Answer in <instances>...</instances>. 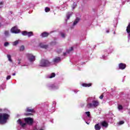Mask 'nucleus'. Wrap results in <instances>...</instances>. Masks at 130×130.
Wrapping results in <instances>:
<instances>
[{
	"mask_svg": "<svg viewBox=\"0 0 130 130\" xmlns=\"http://www.w3.org/2000/svg\"><path fill=\"white\" fill-rule=\"evenodd\" d=\"M99 105V102L98 101H93L92 103L87 104V107L88 108H92V107H97Z\"/></svg>",
	"mask_w": 130,
	"mask_h": 130,
	"instance_id": "3",
	"label": "nucleus"
},
{
	"mask_svg": "<svg viewBox=\"0 0 130 130\" xmlns=\"http://www.w3.org/2000/svg\"><path fill=\"white\" fill-rule=\"evenodd\" d=\"M2 26V25L1 24V23H0V27Z\"/></svg>",
	"mask_w": 130,
	"mask_h": 130,
	"instance_id": "41",
	"label": "nucleus"
},
{
	"mask_svg": "<svg viewBox=\"0 0 130 130\" xmlns=\"http://www.w3.org/2000/svg\"><path fill=\"white\" fill-rule=\"evenodd\" d=\"M55 77V74L54 73H52L50 76H48L49 79H52Z\"/></svg>",
	"mask_w": 130,
	"mask_h": 130,
	"instance_id": "24",
	"label": "nucleus"
},
{
	"mask_svg": "<svg viewBox=\"0 0 130 130\" xmlns=\"http://www.w3.org/2000/svg\"><path fill=\"white\" fill-rule=\"evenodd\" d=\"M126 67V65L124 63H121L119 64V69L120 70H124Z\"/></svg>",
	"mask_w": 130,
	"mask_h": 130,
	"instance_id": "8",
	"label": "nucleus"
},
{
	"mask_svg": "<svg viewBox=\"0 0 130 130\" xmlns=\"http://www.w3.org/2000/svg\"><path fill=\"white\" fill-rule=\"evenodd\" d=\"M19 40H16L12 43V45H13V46H16V45H18V44H19Z\"/></svg>",
	"mask_w": 130,
	"mask_h": 130,
	"instance_id": "19",
	"label": "nucleus"
},
{
	"mask_svg": "<svg viewBox=\"0 0 130 130\" xmlns=\"http://www.w3.org/2000/svg\"><path fill=\"white\" fill-rule=\"evenodd\" d=\"M25 50V46H21L20 47V51H23V50Z\"/></svg>",
	"mask_w": 130,
	"mask_h": 130,
	"instance_id": "26",
	"label": "nucleus"
},
{
	"mask_svg": "<svg viewBox=\"0 0 130 130\" xmlns=\"http://www.w3.org/2000/svg\"><path fill=\"white\" fill-rule=\"evenodd\" d=\"M18 63L20 64V62H19Z\"/></svg>",
	"mask_w": 130,
	"mask_h": 130,
	"instance_id": "42",
	"label": "nucleus"
},
{
	"mask_svg": "<svg viewBox=\"0 0 130 130\" xmlns=\"http://www.w3.org/2000/svg\"><path fill=\"white\" fill-rule=\"evenodd\" d=\"M61 35V37H62V38H64V37H66V34H64V33L61 32L60 34Z\"/></svg>",
	"mask_w": 130,
	"mask_h": 130,
	"instance_id": "30",
	"label": "nucleus"
},
{
	"mask_svg": "<svg viewBox=\"0 0 130 130\" xmlns=\"http://www.w3.org/2000/svg\"><path fill=\"white\" fill-rule=\"evenodd\" d=\"M6 79L7 80H10L11 79V76H8Z\"/></svg>",
	"mask_w": 130,
	"mask_h": 130,
	"instance_id": "35",
	"label": "nucleus"
},
{
	"mask_svg": "<svg viewBox=\"0 0 130 130\" xmlns=\"http://www.w3.org/2000/svg\"><path fill=\"white\" fill-rule=\"evenodd\" d=\"M123 123H124V121H119L117 123V125H121V124H123Z\"/></svg>",
	"mask_w": 130,
	"mask_h": 130,
	"instance_id": "25",
	"label": "nucleus"
},
{
	"mask_svg": "<svg viewBox=\"0 0 130 130\" xmlns=\"http://www.w3.org/2000/svg\"><path fill=\"white\" fill-rule=\"evenodd\" d=\"M49 34L46 32H44L41 34L42 37H47Z\"/></svg>",
	"mask_w": 130,
	"mask_h": 130,
	"instance_id": "17",
	"label": "nucleus"
},
{
	"mask_svg": "<svg viewBox=\"0 0 130 130\" xmlns=\"http://www.w3.org/2000/svg\"><path fill=\"white\" fill-rule=\"evenodd\" d=\"M106 32H107V33H109V31L107 30V31H106Z\"/></svg>",
	"mask_w": 130,
	"mask_h": 130,
	"instance_id": "39",
	"label": "nucleus"
},
{
	"mask_svg": "<svg viewBox=\"0 0 130 130\" xmlns=\"http://www.w3.org/2000/svg\"><path fill=\"white\" fill-rule=\"evenodd\" d=\"M3 5H4V3L1 2L0 3V8H2L3 7Z\"/></svg>",
	"mask_w": 130,
	"mask_h": 130,
	"instance_id": "34",
	"label": "nucleus"
},
{
	"mask_svg": "<svg viewBox=\"0 0 130 130\" xmlns=\"http://www.w3.org/2000/svg\"><path fill=\"white\" fill-rule=\"evenodd\" d=\"M25 122L29 124V125H32L33 124V119L32 118L27 117L24 119Z\"/></svg>",
	"mask_w": 130,
	"mask_h": 130,
	"instance_id": "4",
	"label": "nucleus"
},
{
	"mask_svg": "<svg viewBox=\"0 0 130 130\" xmlns=\"http://www.w3.org/2000/svg\"><path fill=\"white\" fill-rule=\"evenodd\" d=\"M45 11L46 13H48V12L50 11V9L48 7H46L45 8Z\"/></svg>",
	"mask_w": 130,
	"mask_h": 130,
	"instance_id": "27",
	"label": "nucleus"
},
{
	"mask_svg": "<svg viewBox=\"0 0 130 130\" xmlns=\"http://www.w3.org/2000/svg\"><path fill=\"white\" fill-rule=\"evenodd\" d=\"M11 57H12V56H11V55H10V54L7 55V58H8V60H9V61H10V62H13V60H12Z\"/></svg>",
	"mask_w": 130,
	"mask_h": 130,
	"instance_id": "21",
	"label": "nucleus"
},
{
	"mask_svg": "<svg viewBox=\"0 0 130 130\" xmlns=\"http://www.w3.org/2000/svg\"><path fill=\"white\" fill-rule=\"evenodd\" d=\"M23 121H24L23 119H19L17 121V122L18 124H20V125H21V126H22V127H24V126H25V125H26V123H24V122H23Z\"/></svg>",
	"mask_w": 130,
	"mask_h": 130,
	"instance_id": "7",
	"label": "nucleus"
},
{
	"mask_svg": "<svg viewBox=\"0 0 130 130\" xmlns=\"http://www.w3.org/2000/svg\"><path fill=\"white\" fill-rule=\"evenodd\" d=\"M9 45H10V44L8 42H6L4 43V46H5V47L9 46Z\"/></svg>",
	"mask_w": 130,
	"mask_h": 130,
	"instance_id": "29",
	"label": "nucleus"
},
{
	"mask_svg": "<svg viewBox=\"0 0 130 130\" xmlns=\"http://www.w3.org/2000/svg\"><path fill=\"white\" fill-rule=\"evenodd\" d=\"M72 15H73V12L68 13L67 14V19L69 20L70 19V17H71V16H72Z\"/></svg>",
	"mask_w": 130,
	"mask_h": 130,
	"instance_id": "22",
	"label": "nucleus"
},
{
	"mask_svg": "<svg viewBox=\"0 0 130 130\" xmlns=\"http://www.w3.org/2000/svg\"><path fill=\"white\" fill-rule=\"evenodd\" d=\"M60 60V58L59 57H56L53 59L54 62H59Z\"/></svg>",
	"mask_w": 130,
	"mask_h": 130,
	"instance_id": "14",
	"label": "nucleus"
},
{
	"mask_svg": "<svg viewBox=\"0 0 130 130\" xmlns=\"http://www.w3.org/2000/svg\"><path fill=\"white\" fill-rule=\"evenodd\" d=\"M28 33V32L26 31H24L22 32V35H23L24 36H27V34Z\"/></svg>",
	"mask_w": 130,
	"mask_h": 130,
	"instance_id": "28",
	"label": "nucleus"
},
{
	"mask_svg": "<svg viewBox=\"0 0 130 130\" xmlns=\"http://www.w3.org/2000/svg\"><path fill=\"white\" fill-rule=\"evenodd\" d=\"M129 113H130V112H129Z\"/></svg>",
	"mask_w": 130,
	"mask_h": 130,
	"instance_id": "43",
	"label": "nucleus"
},
{
	"mask_svg": "<svg viewBox=\"0 0 130 130\" xmlns=\"http://www.w3.org/2000/svg\"><path fill=\"white\" fill-rule=\"evenodd\" d=\"M86 123L87 124H89V123H88V122H86Z\"/></svg>",
	"mask_w": 130,
	"mask_h": 130,
	"instance_id": "40",
	"label": "nucleus"
},
{
	"mask_svg": "<svg viewBox=\"0 0 130 130\" xmlns=\"http://www.w3.org/2000/svg\"><path fill=\"white\" fill-rule=\"evenodd\" d=\"M33 35H34L33 32L29 31V32H27L26 36H28V37H31V36H33Z\"/></svg>",
	"mask_w": 130,
	"mask_h": 130,
	"instance_id": "23",
	"label": "nucleus"
},
{
	"mask_svg": "<svg viewBox=\"0 0 130 130\" xmlns=\"http://www.w3.org/2000/svg\"><path fill=\"white\" fill-rule=\"evenodd\" d=\"M48 88L49 89H57L58 87H56V86L54 84H51L48 85Z\"/></svg>",
	"mask_w": 130,
	"mask_h": 130,
	"instance_id": "12",
	"label": "nucleus"
},
{
	"mask_svg": "<svg viewBox=\"0 0 130 130\" xmlns=\"http://www.w3.org/2000/svg\"><path fill=\"white\" fill-rule=\"evenodd\" d=\"M39 46L40 47H42V48H47V47H48V46L45 45L44 43H40Z\"/></svg>",
	"mask_w": 130,
	"mask_h": 130,
	"instance_id": "9",
	"label": "nucleus"
},
{
	"mask_svg": "<svg viewBox=\"0 0 130 130\" xmlns=\"http://www.w3.org/2000/svg\"><path fill=\"white\" fill-rule=\"evenodd\" d=\"M126 32L127 33H128V38H130V24H128V25L127 26V28H126Z\"/></svg>",
	"mask_w": 130,
	"mask_h": 130,
	"instance_id": "11",
	"label": "nucleus"
},
{
	"mask_svg": "<svg viewBox=\"0 0 130 130\" xmlns=\"http://www.w3.org/2000/svg\"><path fill=\"white\" fill-rule=\"evenodd\" d=\"M50 62L46 59H43L40 62V67H48Z\"/></svg>",
	"mask_w": 130,
	"mask_h": 130,
	"instance_id": "2",
	"label": "nucleus"
},
{
	"mask_svg": "<svg viewBox=\"0 0 130 130\" xmlns=\"http://www.w3.org/2000/svg\"><path fill=\"white\" fill-rule=\"evenodd\" d=\"M85 114L88 117H90V112H86Z\"/></svg>",
	"mask_w": 130,
	"mask_h": 130,
	"instance_id": "33",
	"label": "nucleus"
},
{
	"mask_svg": "<svg viewBox=\"0 0 130 130\" xmlns=\"http://www.w3.org/2000/svg\"><path fill=\"white\" fill-rule=\"evenodd\" d=\"M76 7H77V4L76 3H74L72 6V9H75Z\"/></svg>",
	"mask_w": 130,
	"mask_h": 130,
	"instance_id": "31",
	"label": "nucleus"
},
{
	"mask_svg": "<svg viewBox=\"0 0 130 130\" xmlns=\"http://www.w3.org/2000/svg\"><path fill=\"white\" fill-rule=\"evenodd\" d=\"M0 123L1 124H5L8 122L9 118H10V115H9V110L7 109H2L0 108Z\"/></svg>",
	"mask_w": 130,
	"mask_h": 130,
	"instance_id": "1",
	"label": "nucleus"
},
{
	"mask_svg": "<svg viewBox=\"0 0 130 130\" xmlns=\"http://www.w3.org/2000/svg\"><path fill=\"white\" fill-rule=\"evenodd\" d=\"M27 58L29 61H34L35 60V56L33 55L32 54H29L27 55Z\"/></svg>",
	"mask_w": 130,
	"mask_h": 130,
	"instance_id": "6",
	"label": "nucleus"
},
{
	"mask_svg": "<svg viewBox=\"0 0 130 130\" xmlns=\"http://www.w3.org/2000/svg\"><path fill=\"white\" fill-rule=\"evenodd\" d=\"M26 111H27V112H35L34 109H30V108H27Z\"/></svg>",
	"mask_w": 130,
	"mask_h": 130,
	"instance_id": "18",
	"label": "nucleus"
},
{
	"mask_svg": "<svg viewBox=\"0 0 130 130\" xmlns=\"http://www.w3.org/2000/svg\"><path fill=\"white\" fill-rule=\"evenodd\" d=\"M79 21H80V18H76V19L75 20V21L73 23V25L74 26L76 25V24H78V23H79Z\"/></svg>",
	"mask_w": 130,
	"mask_h": 130,
	"instance_id": "20",
	"label": "nucleus"
},
{
	"mask_svg": "<svg viewBox=\"0 0 130 130\" xmlns=\"http://www.w3.org/2000/svg\"><path fill=\"white\" fill-rule=\"evenodd\" d=\"M5 35H9V31H5Z\"/></svg>",
	"mask_w": 130,
	"mask_h": 130,
	"instance_id": "36",
	"label": "nucleus"
},
{
	"mask_svg": "<svg viewBox=\"0 0 130 130\" xmlns=\"http://www.w3.org/2000/svg\"><path fill=\"white\" fill-rule=\"evenodd\" d=\"M118 109L119 110H121L122 109V106L121 105H119L118 107Z\"/></svg>",
	"mask_w": 130,
	"mask_h": 130,
	"instance_id": "32",
	"label": "nucleus"
},
{
	"mask_svg": "<svg viewBox=\"0 0 130 130\" xmlns=\"http://www.w3.org/2000/svg\"><path fill=\"white\" fill-rule=\"evenodd\" d=\"M94 128L95 130H100V129L101 128V127L100 126V125L99 124V123L95 125Z\"/></svg>",
	"mask_w": 130,
	"mask_h": 130,
	"instance_id": "15",
	"label": "nucleus"
},
{
	"mask_svg": "<svg viewBox=\"0 0 130 130\" xmlns=\"http://www.w3.org/2000/svg\"><path fill=\"white\" fill-rule=\"evenodd\" d=\"M101 124L102 126H103V127H108V123H107V122H106V121H103L101 123Z\"/></svg>",
	"mask_w": 130,
	"mask_h": 130,
	"instance_id": "10",
	"label": "nucleus"
},
{
	"mask_svg": "<svg viewBox=\"0 0 130 130\" xmlns=\"http://www.w3.org/2000/svg\"><path fill=\"white\" fill-rule=\"evenodd\" d=\"M12 75H13V76H16V73H13V74H12Z\"/></svg>",
	"mask_w": 130,
	"mask_h": 130,
	"instance_id": "38",
	"label": "nucleus"
},
{
	"mask_svg": "<svg viewBox=\"0 0 130 130\" xmlns=\"http://www.w3.org/2000/svg\"><path fill=\"white\" fill-rule=\"evenodd\" d=\"M100 99H103V95H102L100 96Z\"/></svg>",
	"mask_w": 130,
	"mask_h": 130,
	"instance_id": "37",
	"label": "nucleus"
},
{
	"mask_svg": "<svg viewBox=\"0 0 130 130\" xmlns=\"http://www.w3.org/2000/svg\"><path fill=\"white\" fill-rule=\"evenodd\" d=\"M82 86H83V87H91L92 86V84L91 83H83L82 84Z\"/></svg>",
	"mask_w": 130,
	"mask_h": 130,
	"instance_id": "13",
	"label": "nucleus"
},
{
	"mask_svg": "<svg viewBox=\"0 0 130 130\" xmlns=\"http://www.w3.org/2000/svg\"><path fill=\"white\" fill-rule=\"evenodd\" d=\"M73 50H74V48L71 47L69 50H67L66 53H64V55H66V54H67V53H70L71 52V51H73Z\"/></svg>",
	"mask_w": 130,
	"mask_h": 130,
	"instance_id": "16",
	"label": "nucleus"
},
{
	"mask_svg": "<svg viewBox=\"0 0 130 130\" xmlns=\"http://www.w3.org/2000/svg\"><path fill=\"white\" fill-rule=\"evenodd\" d=\"M11 32L15 34H18L20 32V29H18L17 26H14L11 28Z\"/></svg>",
	"mask_w": 130,
	"mask_h": 130,
	"instance_id": "5",
	"label": "nucleus"
}]
</instances>
